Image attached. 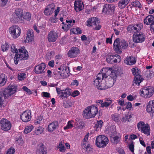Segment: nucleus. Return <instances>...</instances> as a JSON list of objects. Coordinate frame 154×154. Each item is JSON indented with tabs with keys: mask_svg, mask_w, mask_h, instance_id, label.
<instances>
[{
	"mask_svg": "<svg viewBox=\"0 0 154 154\" xmlns=\"http://www.w3.org/2000/svg\"><path fill=\"white\" fill-rule=\"evenodd\" d=\"M102 71L105 72L104 78H107L108 76L110 77L108 82H106L107 88L112 87L116 80L117 73L116 70H113L112 68L107 67L103 68Z\"/></svg>",
	"mask_w": 154,
	"mask_h": 154,
	"instance_id": "obj_1",
	"label": "nucleus"
},
{
	"mask_svg": "<svg viewBox=\"0 0 154 154\" xmlns=\"http://www.w3.org/2000/svg\"><path fill=\"white\" fill-rule=\"evenodd\" d=\"M18 50L19 52L17 54H16L14 58V63L16 65L18 64L19 60H26L29 57L28 52L24 46Z\"/></svg>",
	"mask_w": 154,
	"mask_h": 154,
	"instance_id": "obj_2",
	"label": "nucleus"
},
{
	"mask_svg": "<svg viewBox=\"0 0 154 154\" xmlns=\"http://www.w3.org/2000/svg\"><path fill=\"white\" fill-rule=\"evenodd\" d=\"M119 38H117L114 41L113 46L114 47L115 50L116 51L117 53L121 54L122 50L127 48L128 44L126 41L124 40H122L121 41H119Z\"/></svg>",
	"mask_w": 154,
	"mask_h": 154,
	"instance_id": "obj_3",
	"label": "nucleus"
},
{
	"mask_svg": "<svg viewBox=\"0 0 154 154\" xmlns=\"http://www.w3.org/2000/svg\"><path fill=\"white\" fill-rule=\"evenodd\" d=\"M98 112L97 108L94 106H91L86 107L82 114L83 117L86 119L94 117Z\"/></svg>",
	"mask_w": 154,
	"mask_h": 154,
	"instance_id": "obj_4",
	"label": "nucleus"
},
{
	"mask_svg": "<svg viewBox=\"0 0 154 154\" xmlns=\"http://www.w3.org/2000/svg\"><path fill=\"white\" fill-rule=\"evenodd\" d=\"M109 142L108 138L105 136L100 135L98 136L96 140V145L98 147H104Z\"/></svg>",
	"mask_w": 154,
	"mask_h": 154,
	"instance_id": "obj_5",
	"label": "nucleus"
},
{
	"mask_svg": "<svg viewBox=\"0 0 154 154\" xmlns=\"http://www.w3.org/2000/svg\"><path fill=\"white\" fill-rule=\"evenodd\" d=\"M137 127L141 132L148 136L150 135V128L148 124H145L144 122L140 121L137 123Z\"/></svg>",
	"mask_w": 154,
	"mask_h": 154,
	"instance_id": "obj_6",
	"label": "nucleus"
},
{
	"mask_svg": "<svg viewBox=\"0 0 154 154\" xmlns=\"http://www.w3.org/2000/svg\"><path fill=\"white\" fill-rule=\"evenodd\" d=\"M153 88L150 86L145 87L141 89L140 92V95L145 98H149L151 97L153 93Z\"/></svg>",
	"mask_w": 154,
	"mask_h": 154,
	"instance_id": "obj_7",
	"label": "nucleus"
},
{
	"mask_svg": "<svg viewBox=\"0 0 154 154\" xmlns=\"http://www.w3.org/2000/svg\"><path fill=\"white\" fill-rule=\"evenodd\" d=\"M16 88L8 87L2 90L1 92V97L3 99L7 98L9 96L12 95L15 92Z\"/></svg>",
	"mask_w": 154,
	"mask_h": 154,
	"instance_id": "obj_8",
	"label": "nucleus"
},
{
	"mask_svg": "<svg viewBox=\"0 0 154 154\" xmlns=\"http://www.w3.org/2000/svg\"><path fill=\"white\" fill-rule=\"evenodd\" d=\"M131 70L134 76V83L136 85H139L143 79L140 75V71H139L138 68L136 67L132 68Z\"/></svg>",
	"mask_w": 154,
	"mask_h": 154,
	"instance_id": "obj_9",
	"label": "nucleus"
},
{
	"mask_svg": "<svg viewBox=\"0 0 154 154\" xmlns=\"http://www.w3.org/2000/svg\"><path fill=\"white\" fill-rule=\"evenodd\" d=\"M9 32L13 38H16L19 37L21 33L20 28L16 25L13 26L9 28Z\"/></svg>",
	"mask_w": 154,
	"mask_h": 154,
	"instance_id": "obj_10",
	"label": "nucleus"
},
{
	"mask_svg": "<svg viewBox=\"0 0 154 154\" xmlns=\"http://www.w3.org/2000/svg\"><path fill=\"white\" fill-rule=\"evenodd\" d=\"M65 70V68L63 66H61L60 67L56 69V71L53 72L54 75V77L57 79L61 78H65V74H63Z\"/></svg>",
	"mask_w": 154,
	"mask_h": 154,
	"instance_id": "obj_11",
	"label": "nucleus"
},
{
	"mask_svg": "<svg viewBox=\"0 0 154 154\" xmlns=\"http://www.w3.org/2000/svg\"><path fill=\"white\" fill-rule=\"evenodd\" d=\"M133 41L136 43H141L144 42L145 39V35L142 33L134 32L133 35Z\"/></svg>",
	"mask_w": 154,
	"mask_h": 154,
	"instance_id": "obj_12",
	"label": "nucleus"
},
{
	"mask_svg": "<svg viewBox=\"0 0 154 154\" xmlns=\"http://www.w3.org/2000/svg\"><path fill=\"white\" fill-rule=\"evenodd\" d=\"M115 8V6L114 5L106 4L103 6V12L105 14H113Z\"/></svg>",
	"mask_w": 154,
	"mask_h": 154,
	"instance_id": "obj_13",
	"label": "nucleus"
},
{
	"mask_svg": "<svg viewBox=\"0 0 154 154\" xmlns=\"http://www.w3.org/2000/svg\"><path fill=\"white\" fill-rule=\"evenodd\" d=\"M1 126L2 129L5 131L10 130L11 125L10 122L7 119H3L0 121Z\"/></svg>",
	"mask_w": 154,
	"mask_h": 154,
	"instance_id": "obj_14",
	"label": "nucleus"
},
{
	"mask_svg": "<svg viewBox=\"0 0 154 154\" xmlns=\"http://www.w3.org/2000/svg\"><path fill=\"white\" fill-rule=\"evenodd\" d=\"M104 71H102L101 73L100 72L99 73L97 76V78L94 81L93 84L94 85L97 87L98 88L99 86L100 85L101 82H102V80L105 78V75L104 74Z\"/></svg>",
	"mask_w": 154,
	"mask_h": 154,
	"instance_id": "obj_15",
	"label": "nucleus"
},
{
	"mask_svg": "<svg viewBox=\"0 0 154 154\" xmlns=\"http://www.w3.org/2000/svg\"><path fill=\"white\" fill-rule=\"evenodd\" d=\"M80 52V51L78 48L72 47L69 51L67 53L68 56L70 58H74L76 57Z\"/></svg>",
	"mask_w": 154,
	"mask_h": 154,
	"instance_id": "obj_16",
	"label": "nucleus"
},
{
	"mask_svg": "<svg viewBox=\"0 0 154 154\" xmlns=\"http://www.w3.org/2000/svg\"><path fill=\"white\" fill-rule=\"evenodd\" d=\"M31 118V112L29 110L24 112L20 116V119L23 122H26L30 121Z\"/></svg>",
	"mask_w": 154,
	"mask_h": 154,
	"instance_id": "obj_17",
	"label": "nucleus"
},
{
	"mask_svg": "<svg viewBox=\"0 0 154 154\" xmlns=\"http://www.w3.org/2000/svg\"><path fill=\"white\" fill-rule=\"evenodd\" d=\"M13 16L17 20H20L21 23H23L24 20L22 19L23 16V12L22 9L21 8H17L15 9L14 12L13 14Z\"/></svg>",
	"mask_w": 154,
	"mask_h": 154,
	"instance_id": "obj_18",
	"label": "nucleus"
},
{
	"mask_svg": "<svg viewBox=\"0 0 154 154\" xmlns=\"http://www.w3.org/2000/svg\"><path fill=\"white\" fill-rule=\"evenodd\" d=\"M144 23L147 25H150V29H152L154 26V16L152 15H149L144 20Z\"/></svg>",
	"mask_w": 154,
	"mask_h": 154,
	"instance_id": "obj_19",
	"label": "nucleus"
},
{
	"mask_svg": "<svg viewBox=\"0 0 154 154\" xmlns=\"http://www.w3.org/2000/svg\"><path fill=\"white\" fill-rule=\"evenodd\" d=\"M58 37V34L56 32L51 31L48 33L47 38L49 42H53L56 41Z\"/></svg>",
	"mask_w": 154,
	"mask_h": 154,
	"instance_id": "obj_20",
	"label": "nucleus"
},
{
	"mask_svg": "<svg viewBox=\"0 0 154 154\" xmlns=\"http://www.w3.org/2000/svg\"><path fill=\"white\" fill-rule=\"evenodd\" d=\"M45 68V64L44 63H42L40 64L35 66L34 68V71L36 74H42L44 73V70Z\"/></svg>",
	"mask_w": 154,
	"mask_h": 154,
	"instance_id": "obj_21",
	"label": "nucleus"
},
{
	"mask_svg": "<svg viewBox=\"0 0 154 154\" xmlns=\"http://www.w3.org/2000/svg\"><path fill=\"white\" fill-rule=\"evenodd\" d=\"M36 152V154H47L45 146L42 143L38 145Z\"/></svg>",
	"mask_w": 154,
	"mask_h": 154,
	"instance_id": "obj_22",
	"label": "nucleus"
},
{
	"mask_svg": "<svg viewBox=\"0 0 154 154\" xmlns=\"http://www.w3.org/2000/svg\"><path fill=\"white\" fill-rule=\"evenodd\" d=\"M59 127L58 122L57 121H54L49 125L48 127V131L50 132L57 129Z\"/></svg>",
	"mask_w": 154,
	"mask_h": 154,
	"instance_id": "obj_23",
	"label": "nucleus"
},
{
	"mask_svg": "<svg viewBox=\"0 0 154 154\" xmlns=\"http://www.w3.org/2000/svg\"><path fill=\"white\" fill-rule=\"evenodd\" d=\"M34 40V35L33 30L32 29H29L27 32L26 40L25 42H26L27 41L28 42H30L33 41Z\"/></svg>",
	"mask_w": 154,
	"mask_h": 154,
	"instance_id": "obj_24",
	"label": "nucleus"
},
{
	"mask_svg": "<svg viewBox=\"0 0 154 154\" xmlns=\"http://www.w3.org/2000/svg\"><path fill=\"white\" fill-rule=\"evenodd\" d=\"M74 5L75 10L76 12L79 11L83 8V4L81 1H75Z\"/></svg>",
	"mask_w": 154,
	"mask_h": 154,
	"instance_id": "obj_25",
	"label": "nucleus"
},
{
	"mask_svg": "<svg viewBox=\"0 0 154 154\" xmlns=\"http://www.w3.org/2000/svg\"><path fill=\"white\" fill-rule=\"evenodd\" d=\"M62 91L60 95V97L62 99L67 98L71 94V89L67 88L65 90H63Z\"/></svg>",
	"mask_w": 154,
	"mask_h": 154,
	"instance_id": "obj_26",
	"label": "nucleus"
},
{
	"mask_svg": "<svg viewBox=\"0 0 154 154\" xmlns=\"http://www.w3.org/2000/svg\"><path fill=\"white\" fill-rule=\"evenodd\" d=\"M125 62L127 65H132L135 63L136 59L133 57L128 56L125 59Z\"/></svg>",
	"mask_w": 154,
	"mask_h": 154,
	"instance_id": "obj_27",
	"label": "nucleus"
},
{
	"mask_svg": "<svg viewBox=\"0 0 154 154\" xmlns=\"http://www.w3.org/2000/svg\"><path fill=\"white\" fill-rule=\"evenodd\" d=\"M52 5H48L44 11L45 14L47 16L53 13L54 8Z\"/></svg>",
	"mask_w": 154,
	"mask_h": 154,
	"instance_id": "obj_28",
	"label": "nucleus"
},
{
	"mask_svg": "<svg viewBox=\"0 0 154 154\" xmlns=\"http://www.w3.org/2000/svg\"><path fill=\"white\" fill-rule=\"evenodd\" d=\"M98 23V20H97L96 18L93 17L88 19L87 25L88 26H97Z\"/></svg>",
	"mask_w": 154,
	"mask_h": 154,
	"instance_id": "obj_29",
	"label": "nucleus"
},
{
	"mask_svg": "<svg viewBox=\"0 0 154 154\" xmlns=\"http://www.w3.org/2000/svg\"><path fill=\"white\" fill-rule=\"evenodd\" d=\"M7 80V77L5 74H2L0 76V86H2L6 83Z\"/></svg>",
	"mask_w": 154,
	"mask_h": 154,
	"instance_id": "obj_30",
	"label": "nucleus"
},
{
	"mask_svg": "<svg viewBox=\"0 0 154 154\" xmlns=\"http://www.w3.org/2000/svg\"><path fill=\"white\" fill-rule=\"evenodd\" d=\"M114 55H109L107 57L106 60L108 63L111 64L117 62L116 58L113 59L115 57Z\"/></svg>",
	"mask_w": 154,
	"mask_h": 154,
	"instance_id": "obj_31",
	"label": "nucleus"
},
{
	"mask_svg": "<svg viewBox=\"0 0 154 154\" xmlns=\"http://www.w3.org/2000/svg\"><path fill=\"white\" fill-rule=\"evenodd\" d=\"M130 0H121L119 3V6L121 9L124 8L128 3Z\"/></svg>",
	"mask_w": 154,
	"mask_h": 154,
	"instance_id": "obj_32",
	"label": "nucleus"
},
{
	"mask_svg": "<svg viewBox=\"0 0 154 154\" xmlns=\"http://www.w3.org/2000/svg\"><path fill=\"white\" fill-rule=\"evenodd\" d=\"M66 22L67 24H65L62 27V28L64 29L66 28V30L69 29L73 25V24L72 23V21L71 20H66Z\"/></svg>",
	"mask_w": 154,
	"mask_h": 154,
	"instance_id": "obj_33",
	"label": "nucleus"
},
{
	"mask_svg": "<svg viewBox=\"0 0 154 154\" xmlns=\"http://www.w3.org/2000/svg\"><path fill=\"white\" fill-rule=\"evenodd\" d=\"M63 143L62 141L59 143V144L57 146V148H56L57 149H56L57 150L58 149H59L60 151L63 152H65L66 148Z\"/></svg>",
	"mask_w": 154,
	"mask_h": 154,
	"instance_id": "obj_34",
	"label": "nucleus"
},
{
	"mask_svg": "<svg viewBox=\"0 0 154 154\" xmlns=\"http://www.w3.org/2000/svg\"><path fill=\"white\" fill-rule=\"evenodd\" d=\"M106 101L103 102V103H102L101 104V107H108L112 102V101L110 100H108L106 99Z\"/></svg>",
	"mask_w": 154,
	"mask_h": 154,
	"instance_id": "obj_35",
	"label": "nucleus"
},
{
	"mask_svg": "<svg viewBox=\"0 0 154 154\" xmlns=\"http://www.w3.org/2000/svg\"><path fill=\"white\" fill-rule=\"evenodd\" d=\"M120 138L117 136L112 137L111 139L112 143L114 144H117L120 141Z\"/></svg>",
	"mask_w": 154,
	"mask_h": 154,
	"instance_id": "obj_36",
	"label": "nucleus"
},
{
	"mask_svg": "<svg viewBox=\"0 0 154 154\" xmlns=\"http://www.w3.org/2000/svg\"><path fill=\"white\" fill-rule=\"evenodd\" d=\"M102 82L100 83V85L97 88L101 90H105L107 89V87L106 84L105 83V82L102 80Z\"/></svg>",
	"mask_w": 154,
	"mask_h": 154,
	"instance_id": "obj_37",
	"label": "nucleus"
},
{
	"mask_svg": "<svg viewBox=\"0 0 154 154\" xmlns=\"http://www.w3.org/2000/svg\"><path fill=\"white\" fill-rule=\"evenodd\" d=\"M31 17V14L29 12H27L23 16L22 18L23 19L27 21H29L30 20Z\"/></svg>",
	"mask_w": 154,
	"mask_h": 154,
	"instance_id": "obj_38",
	"label": "nucleus"
},
{
	"mask_svg": "<svg viewBox=\"0 0 154 154\" xmlns=\"http://www.w3.org/2000/svg\"><path fill=\"white\" fill-rule=\"evenodd\" d=\"M154 75L153 72L152 71H146L145 74V76L148 79H150Z\"/></svg>",
	"mask_w": 154,
	"mask_h": 154,
	"instance_id": "obj_39",
	"label": "nucleus"
},
{
	"mask_svg": "<svg viewBox=\"0 0 154 154\" xmlns=\"http://www.w3.org/2000/svg\"><path fill=\"white\" fill-rule=\"evenodd\" d=\"M131 115H125L123 116L122 119V122L128 121L130 122L129 119L131 118Z\"/></svg>",
	"mask_w": 154,
	"mask_h": 154,
	"instance_id": "obj_40",
	"label": "nucleus"
},
{
	"mask_svg": "<svg viewBox=\"0 0 154 154\" xmlns=\"http://www.w3.org/2000/svg\"><path fill=\"white\" fill-rule=\"evenodd\" d=\"M134 25H128L127 28V31L130 33H133L135 32V30H134Z\"/></svg>",
	"mask_w": 154,
	"mask_h": 154,
	"instance_id": "obj_41",
	"label": "nucleus"
},
{
	"mask_svg": "<svg viewBox=\"0 0 154 154\" xmlns=\"http://www.w3.org/2000/svg\"><path fill=\"white\" fill-rule=\"evenodd\" d=\"M120 116L117 114H113L111 116L112 119L116 122L119 121Z\"/></svg>",
	"mask_w": 154,
	"mask_h": 154,
	"instance_id": "obj_42",
	"label": "nucleus"
},
{
	"mask_svg": "<svg viewBox=\"0 0 154 154\" xmlns=\"http://www.w3.org/2000/svg\"><path fill=\"white\" fill-rule=\"evenodd\" d=\"M73 121H69L67 123V125L64 127V129L66 130L72 127H73Z\"/></svg>",
	"mask_w": 154,
	"mask_h": 154,
	"instance_id": "obj_43",
	"label": "nucleus"
},
{
	"mask_svg": "<svg viewBox=\"0 0 154 154\" xmlns=\"http://www.w3.org/2000/svg\"><path fill=\"white\" fill-rule=\"evenodd\" d=\"M33 128V126L32 125H30L29 126L26 127L24 130V133L25 134H27L30 132L32 130Z\"/></svg>",
	"mask_w": 154,
	"mask_h": 154,
	"instance_id": "obj_44",
	"label": "nucleus"
},
{
	"mask_svg": "<svg viewBox=\"0 0 154 154\" xmlns=\"http://www.w3.org/2000/svg\"><path fill=\"white\" fill-rule=\"evenodd\" d=\"M131 5L132 6L138 7L139 8H141L142 6L139 2L135 1V2H133L131 3Z\"/></svg>",
	"mask_w": 154,
	"mask_h": 154,
	"instance_id": "obj_45",
	"label": "nucleus"
},
{
	"mask_svg": "<svg viewBox=\"0 0 154 154\" xmlns=\"http://www.w3.org/2000/svg\"><path fill=\"white\" fill-rule=\"evenodd\" d=\"M73 32H74V34H80L82 32V31L81 29L78 27H76L75 28H73Z\"/></svg>",
	"mask_w": 154,
	"mask_h": 154,
	"instance_id": "obj_46",
	"label": "nucleus"
},
{
	"mask_svg": "<svg viewBox=\"0 0 154 154\" xmlns=\"http://www.w3.org/2000/svg\"><path fill=\"white\" fill-rule=\"evenodd\" d=\"M134 30H135V32L140 31L142 27V25L140 24L134 25Z\"/></svg>",
	"mask_w": 154,
	"mask_h": 154,
	"instance_id": "obj_47",
	"label": "nucleus"
},
{
	"mask_svg": "<svg viewBox=\"0 0 154 154\" xmlns=\"http://www.w3.org/2000/svg\"><path fill=\"white\" fill-rule=\"evenodd\" d=\"M103 123V122L101 120L97 122V123L95 124V128H96V130H97L98 128H100L102 127Z\"/></svg>",
	"mask_w": 154,
	"mask_h": 154,
	"instance_id": "obj_48",
	"label": "nucleus"
},
{
	"mask_svg": "<svg viewBox=\"0 0 154 154\" xmlns=\"http://www.w3.org/2000/svg\"><path fill=\"white\" fill-rule=\"evenodd\" d=\"M69 67L66 66L65 67V70L63 74H65V78L67 77L69 75Z\"/></svg>",
	"mask_w": 154,
	"mask_h": 154,
	"instance_id": "obj_49",
	"label": "nucleus"
},
{
	"mask_svg": "<svg viewBox=\"0 0 154 154\" xmlns=\"http://www.w3.org/2000/svg\"><path fill=\"white\" fill-rule=\"evenodd\" d=\"M9 45L7 43H5V45H2L1 46L2 49L3 51H5L9 48Z\"/></svg>",
	"mask_w": 154,
	"mask_h": 154,
	"instance_id": "obj_50",
	"label": "nucleus"
},
{
	"mask_svg": "<svg viewBox=\"0 0 154 154\" xmlns=\"http://www.w3.org/2000/svg\"><path fill=\"white\" fill-rule=\"evenodd\" d=\"M25 75L26 74L25 73H20L18 75V79L19 80H23L25 78Z\"/></svg>",
	"mask_w": 154,
	"mask_h": 154,
	"instance_id": "obj_51",
	"label": "nucleus"
},
{
	"mask_svg": "<svg viewBox=\"0 0 154 154\" xmlns=\"http://www.w3.org/2000/svg\"><path fill=\"white\" fill-rule=\"evenodd\" d=\"M63 106L66 108L70 107L72 105V103L70 102H63Z\"/></svg>",
	"mask_w": 154,
	"mask_h": 154,
	"instance_id": "obj_52",
	"label": "nucleus"
},
{
	"mask_svg": "<svg viewBox=\"0 0 154 154\" xmlns=\"http://www.w3.org/2000/svg\"><path fill=\"white\" fill-rule=\"evenodd\" d=\"M11 51L12 52L15 53L16 54L18 53L17 49L15 48V45L12 44L11 47Z\"/></svg>",
	"mask_w": 154,
	"mask_h": 154,
	"instance_id": "obj_53",
	"label": "nucleus"
},
{
	"mask_svg": "<svg viewBox=\"0 0 154 154\" xmlns=\"http://www.w3.org/2000/svg\"><path fill=\"white\" fill-rule=\"evenodd\" d=\"M43 128L42 127H38L35 130V133L37 135L41 134L43 132Z\"/></svg>",
	"mask_w": 154,
	"mask_h": 154,
	"instance_id": "obj_54",
	"label": "nucleus"
},
{
	"mask_svg": "<svg viewBox=\"0 0 154 154\" xmlns=\"http://www.w3.org/2000/svg\"><path fill=\"white\" fill-rule=\"evenodd\" d=\"M109 132L110 134H111V135H115L116 133L115 128H114L113 127H110V130Z\"/></svg>",
	"mask_w": 154,
	"mask_h": 154,
	"instance_id": "obj_55",
	"label": "nucleus"
},
{
	"mask_svg": "<svg viewBox=\"0 0 154 154\" xmlns=\"http://www.w3.org/2000/svg\"><path fill=\"white\" fill-rule=\"evenodd\" d=\"M22 88L24 91L26 92L28 94H32V92L26 86L23 87Z\"/></svg>",
	"mask_w": 154,
	"mask_h": 154,
	"instance_id": "obj_56",
	"label": "nucleus"
},
{
	"mask_svg": "<svg viewBox=\"0 0 154 154\" xmlns=\"http://www.w3.org/2000/svg\"><path fill=\"white\" fill-rule=\"evenodd\" d=\"M15 152V149L14 148H10L8 149L6 154H14Z\"/></svg>",
	"mask_w": 154,
	"mask_h": 154,
	"instance_id": "obj_57",
	"label": "nucleus"
},
{
	"mask_svg": "<svg viewBox=\"0 0 154 154\" xmlns=\"http://www.w3.org/2000/svg\"><path fill=\"white\" fill-rule=\"evenodd\" d=\"M42 118L41 116H39L38 118L34 121V123L35 124H38L41 123V121H42Z\"/></svg>",
	"mask_w": 154,
	"mask_h": 154,
	"instance_id": "obj_58",
	"label": "nucleus"
},
{
	"mask_svg": "<svg viewBox=\"0 0 154 154\" xmlns=\"http://www.w3.org/2000/svg\"><path fill=\"white\" fill-rule=\"evenodd\" d=\"M79 94V92L78 91L75 90L73 91L72 93H71L70 95L73 97H75L78 95Z\"/></svg>",
	"mask_w": 154,
	"mask_h": 154,
	"instance_id": "obj_59",
	"label": "nucleus"
},
{
	"mask_svg": "<svg viewBox=\"0 0 154 154\" xmlns=\"http://www.w3.org/2000/svg\"><path fill=\"white\" fill-rule=\"evenodd\" d=\"M8 0H0V6L3 7L5 6Z\"/></svg>",
	"mask_w": 154,
	"mask_h": 154,
	"instance_id": "obj_60",
	"label": "nucleus"
},
{
	"mask_svg": "<svg viewBox=\"0 0 154 154\" xmlns=\"http://www.w3.org/2000/svg\"><path fill=\"white\" fill-rule=\"evenodd\" d=\"M127 104L126 109H129V110H131V109H132V104L131 102H128V103H127Z\"/></svg>",
	"mask_w": 154,
	"mask_h": 154,
	"instance_id": "obj_61",
	"label": "nucleus"
},
{
	"mask_svg": "<svg viewBox=\"0 0 154 154\" xmlns=\"http://www.w3.org/2000/svg\"><path fill=\"white\" fill-rule=\"evenodd\" d=\"M118 103L121 106H125L127 105V103H125L123 100H119L118 102Z\"/></svg>",
	"mask_w": 154,
	"mask_h": 154,
	"instance_id": "obj_62",
	"label": "nucleus"
},
{
	"mask_svg": "<svg viewBox=\"0 0 154 154\" xmlns=\"http://www.w3.org/2000/svg\"><path fill=\"white\" fill-rule=\"evenodd\" d=\"M43 96L46 97H50V95L49 93L47 92H43L42 93Z\"/></svg>",
	"mask_w": 154,
	"mask_h": 154,
	"instance_id": "obj_63",
	"label": "nucleus"
},
{
	"mask_svg": "<svg viewBox=\"0 0 154 154\" xmlns=\"http://www.w3.org/2000/svg\"><path fill=\"white\" fill-rule=\"evenodd\" d=\"M114 56L115 57H116V59L117 62H120L121 61V57L117 54H116Z\"/></svg>",
	"mask_w": 154,
	"mask_h": 154,
	"instance_id": "obj_64",
	"label": "nucleus"
}]
</instances>
